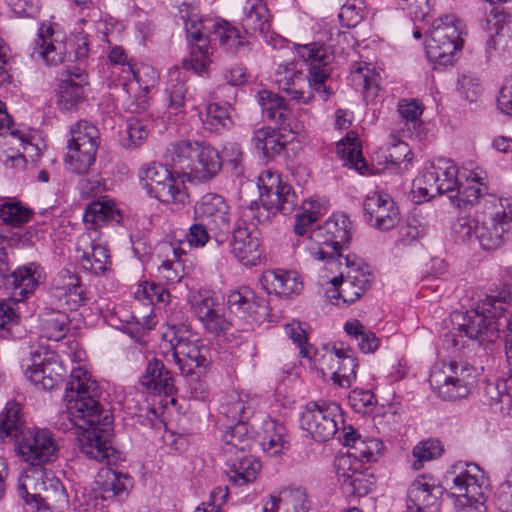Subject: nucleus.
Returning <instances> with one entry per match:
<instances>
[{
	"label": "nucleus",
	"instance_id": "obj_27",
	"mask_svg": "<svg viewBox=\"0 0 512 512\" xmlns=\"http://www.w3.org/2000/svg\"><path fill=\"white\" fill-rule=\"evenodd\" d=\"M159 80L156 69L150 65L133 67V74L127 78V84L123 81L119 84L127 94L125 109L130 113H140L147 108L146 94Z\"/></svg>",
	"mask_w": 512,
	"mask_h": 512
},
{
	"label": "nucleus",
	"instance_id": "obj_55",
	"mask_svg": "<svg viewBox=\"0 0 512 512\" xmlns=\"http://www.w3.org/2000/svg\"><path fill=\"white\" fill-rule=\"evenodd\" d=\"M343 329L356 341L358 349L364 354H373L380 347L381 341L376 334L357 319L348 320Z\"/></svg>",
	"mask_w": 512,
	"mask_h": 512
},
{
	"label": "nucleus",
	"instance_id": "obj_44",
	"mask_svg": "<svg viewBox=\"0 0 512 512\" xmlns=\"http://www.w3.org/2000/svg\"><path fill=\"white\" fill-rule=\"evenodd\" d=\"M160 249L165 254L166 259L158 266V279L166 284L178 283L185 275L181 259L186 252L181 248L180 244L165 243Z\"/></svg>",
	"mask_w": 512,
	"mask_h": 512
},
{
	"label": "nucleus",
	"instance_id": "obj_37",
	"mask_svg": "<svg viewBox=\"0 0 512 512\" xmlns=\"http://www.w3.org/2000/svg\"><path fill=\"white\" fill-rule=\"evenodd\" d=\"M88 75L80 70L69 71L66 78L58 86L57 104L61 110L70 111L83 103L86 99V86Z\"/></svg>",
	"mask_w": 512,
	"mask_h": 512
},
{
	"label": "nucleus",
	"instance_id": "obj_56",
	"mask_svg": "<svg viewBox=\"0 0 512 512\" xmlns=\"http://www.w3.org/2000/svg\"><path fill=\"white\" fill-rule=\"evenodd\" d=\"M201 121L205 130L219 133L232 124L229 107L226 104L210 103Z\"/></svg>",
	"mask_w": 512,
	"mask_h": 512
},
{
	"label": "nucleus",
	"instance_id": "obj_60",
	"mask_svg": "<svg viewBox=\"0 0 512 512\" xmlns=\"http://www.w3.org/2000/svg\"><path fill=\"white\" fill-rule=\"evenodd\" d=\"M178 69L170 72V83L165 89V101L170 113L178 114L182 112L185 104L186 88L182 79L179 77Z\"/></svg>",
	"mask_w": 512,
	"mask_h": 512
},
{
	"label": "nucleus",
	"instance_id": "obj_43",
	"mask_svg": "<svg viewBox=\"0 0 512 512\" xmlns=\"http://www.w3.org/2000/svg\"><path fill=\"white\" fill-rule=\"evenodd\" d=\"M141 384L153 393H163L166 396L172 395L175 391L171 372L162 361L156 358L148 362L145 373L141 377Z\"/></svg>",
	"mask_w": 512,
	"mask_h": 512
},
{
	"label": "nucleus",
	"instance_id": "obj_12",
	"mask_svg": "<svg viewBox=\"0 0 512 512\" xmlns=\"http://www.w3.org/2000/svg\"><path fill=\"white\" fill-rule=\"evenodd\" d=\"M461 183L460 169L448 158L429 161L413 182L412 196L423 203L444 194L454 192Z\"/></svg>",
	"mask_w": 512,
	"mask_h": 512
},
{
	"label": "nucleus",
	"instance_id": "obj_64",
	"mask_svg": "<svg viewBox=\"0 0 512 512\" xmlns=\"http://www.w3.org/2000/svg\"><path fill=\"white\" fill-rule=\"evenodd\" d=\"M109 259L108 248L104 243H101L86 258L82 259L80 264L85 270L95 275H101L108 269Z\"/></svg>",
	"mask_w": 512,
	"mask_h": 512
},
{
	"label": "nucleus",
	"instance_id": "obj_51",
	"mask_svg": "<svg viewBox=\"0 0 512 512\" xmlns=\"http://www.w3.org/2000/svg\"><path fill=\"white\" fill-rule=\"evenodd\" d=\"M270 14L264 0H246L242 9L241 23L246 32H264L268 27Z\"/></svg>",
	"mask_w": 512,
	"mask_h": 512
},
{
	"label": "nucleus",
	"instance_id": "obj_32",
	"mask_svg": "<svg viewBox=\"0 0 512 512\" xmlns=\"http://www.w3.org/2000/svg\"><path fill=\"white\" fill-rule=\"evenodd\" d=\"M256 100L261 107L262 114L282 128H289L293 133H299L305 128L304 121L292 124L291 110L284 98L269 90H261L256 94Z\"/></svg>",
	"mask_w": 512,
	"mask_h": 512
},
{
	"label": "nucleus",
	"instance_id": "obj_47",
	"mask_svg": "<svg viewBox=\"0 0 512 512\" xmlns=\"http://www.w3.org/2000/svg\"><path fill=\"white\" fill-rule=\"evenodd\" d=\"M222 442L224 456L250 453L253 440L247 422L233 423L229 426L222 436Z\"/></svg>",
	"mask_w": 512,
	"mask_h": 512
},
{
	"label": "nucleus",
	"instance_id": "obj_26",
	"mask_svg": "<svg viewBox=\"0 0 512 512\" xmlns=\"http://www.w3.org/2000/svg\"><path fill=\"white\" fill-rule=\"evenodd\" d=\"M66 55L65 35L58 24H40L34 40L32 56L42 60L47 66H57Z\"/></svg>",
	"mask_w": 512,
	"mask_h": 512
},
{
	"label": "nucleus",
	"instance_id": "obj_54",
	"mask_svg": "<svg viewBox=\"0 0 512 512\" xmlns=\"http://www.w3.org/2000/svg\"><path fill=\"white\" fill-rule=\"evenodd\" d=\"M153 196L162 203L177 206H184L189 202L187 187L181 175L170 176L162 186L157 187V192Z\"/></svg>",
	"mask_w": 512,
	"mask_h": 512
},
{
	"label": "nucleus",
	"instance_id": "obj_1",
	"mask_svg": "<svg viewBox=\"0 0 512 512\" xmlns=\"http://www.w3.org/2000/svg\"><path fill=\"white\" fill-rule=\"evenodd\" d=\"M61 352L73 364L65 399L68 419L80 430L78 447L89 459L115 464L120 460V452L110 439L113 417L99 404V387L86 364V352L74 339L63 343Z\"/></svg>",
	"mask_w": 512,
	"mask_h": 512
},
{
	"label": "nucleus",
	"instance_id": "obj_19",
	"mask_svg": "<svg viewBox=\"0 0 512 512\" xmlns=\"http://www.w3.org/2000/svg\"><path fill=\"white\" fill-rule=\"evenodd\" d=\"M450 485L455 503L485 501L486 477L479 465L473 462L458 461L451 465L445 475Z\"/></svg>",
	"mask_w": 512,
	"mask_h": 512
},
{
	"label": "nucleus",
	"instance_id": "obj_49",
	"mask_svg": "<svg viewBox=\"0 0 512 512\" xmlns=\"http://www.w3.org/2000/svg\"><path fill=\"white\" fill-rule=\"evenodd\" d=\"M261 429L260 445L265 453L275 456L288 447L286 429L281 423L267 416L262 420Z\"/></svg>",
	"mask_w": 512,
	"mask_h": 512
},
{
	"label": "nucleus",
	"instance_id": "obj_58",
	"mask_svg": "<svg viewBox=\"0 0 512 512\" xmlns=\"http://www.w3.org/2000/svg\"><path fill=\"white\" fill-rule=\"evenodd\" d=\"M322 215V206L317 200L309 199L302 203L295 217L294 232L297 236L306 235L311 225Z\"/></svg>",
	"mask_w": 512,
	"mask_h": 512
},
{
	"label": "nucleus",
	"instance_id": "obj_23",
	"mask_svg": "<svg viewBox=\"0 0 512 512\" xmlns=\"http://www.w3.org/2000/svg\"><path fill=\"white\" fill-rule=\"evenodd\" d=\"M194 220L204 221L217 242H222L230 230V208L218 194L207 193L194 206Z\"/></svg>",
	"mask_w": 512,
	"mask_h": 512
},
{
	"label": "nucleus",
	"instance_id": "obj_15",
	"mask_svg": "<svg viewBox=\"0 0 512 512\" xmlns=\"http://www.w3.org/2000/svg\"><path fill=\"white\" fill-rule=\"evenodd\" d=\"M71 139L64 163L70 172L86 174L95 163L99 146V130L88 121H78L71 127Z\"/></svg>",
	"mask_w": 512,
	"mask_h": 512
},
{
	"label": "nucleus",
	"instance_id": "obj_40",
	"mask_svg": "<svg viewBox=\"0 0 512 512\" xmlns=\"http://www.w3.org/2000/svg\"><path fill=\"white\" fill-rule=\"evenodd\" d=\"M226 474L229 481L236 486H243L255 481L261 469V463L250 453L224 456Z\"/></svg>",
	"mask_w": 512,
	"mask_h": 512
},
{
	"label": "nucleus",
	"instance_id": "obj_31",
	"mask_svg": "<svg viewBox=\"0 0 512 512\" xmlns=\"http://www.w3.org/2000/svg\"><path fill=\"white\" fill-rule=\"evenodd\" d=\"M232 254L243 265L254 267L261 263L264 250L258 232L238 226L232 235Z\"/></svg>",
	"mask_w": 512,
	"mask_h": 512
},
{
	"label": "nucleus",
	"instance_id": "obj_63",
	"mask_svg": "<svg viewBox=\"0 0 512 512\" xmlns=\"http://www.w3.org/2000/svg\"><path fill=\"white\" fill-rule=\"evenodd\" d=\"M509 18L510 15L506 13L503 8L497 6H492L490 11L485 15L482 27L489 35V39L487 40L488 47H494L495 41L493 37L500 33L504 25L508 23Z\"/></svg>",
	"mask_w": 512,
	"mask_h": 512
},
{
	"label": "nucleus",
	"instance_id": "obj_14",
	"mask_svg": "<svg viewBox=\"0 0 512 512\" xmlns=\"http://www.w3.org/2000/svg\"><path fill=\"white\" fill-rule=\"evenodd\" d=\"M475 369L462 362L436 363L430 372L432 389L444 400L465 398L475 385Z\"/></svg>",
	"mask_w": 512,
	"mask_h": 512
},
{
	"label": "nucleus",
	"instance_id": "obj_21",
	"mask_svg": "<svg viewBox=\"0 0 512 512\" xmlns=\"http://www.w3.org/2000/svg\"><path fill=\"white\" fill-rule=\"evenodd\" d=\"M260 190V200L263 209L267 213L290 214L297 205V196L286 182H283L281 176L272 170H266L261 173L258 179Z\"/></svg>",
	"mask_w": 512,
	"mask_h": 512
},
{
	"label": "nucleus",
	"instance_id": "obj_62",
	"mask_svg": "<svg viewBox=\"0 0 512 512\" xmlns=\"http://www.w3.org/2000/svg\"><path fill=\"white\" fill-rule=\"evenodd\" d=\"M443 452L441 442L434 439L421 441L412 449V456L415 460L412 463L414 470H420L423 463L439 457Z\"/></svg>",
	"mask_w": 512,
	"mask_h": 512
},
{
	"label": "nucleus",
	"instance_id": "obj_24",
	"mask_svg": "<svg viewBox=\"0 0 512 512\" xmlns=\"http://www.w3.org/2000/svg\"><path fill=\"white\" fill-rule=\"evenodd\" d=\"M366 223L379 231L387 232L395 228L401 220V214L393 198L385 193L373 192L363 201Z\"/></svg>",
	"mask_w": 512,
	"mask_h": 512
},
{
	"label": "nucleus",
	"instance_id": "obj_48",
	"mask_svg": "<svg viewBox=\"0 0 512 512\" xmlns=\"http://www.w3.org/2000/svg\"><path fill=\"white\" fill-rule=\"evenodd\" d=\"M337 154L344 160V165L353 168L361 175L369 173V166L362 155V147L357 133L350 131L336 146Z\"/></svg>",
	"mask_w": 512,
	"mask_h": 512
},
{
	"label": "nucleus",
	"instance_id": "obj_5",
	"mask_svg": "<svg viewBox=\"0 0 512 512\" xmlns=\"http://www.w3.org/2000/svg\"><path fill=\"white\" fill-rule=\"evenodd\" d=\"M353 226L347 215L333 213L321 226L312 230L306 250L318 261L324 262V268L334 274L341 266V251L348 246L352 238Z\"/></svg>",
	"mask_w": 512,
	"mask_h": 512
},
{
	"label": "nucleus",
	"instance_id": "obj_30",
	"mask_svg": "<svg viewBox=\"0 0 512 512\" xmlns=\"http://www.w3.org/2000/svg\"><path fill=\"white\" fill-rule=\"evenodd\" d=\"M260 283L267 293L288 299L298 296L303 290L302 277L294 270H266L260 277Z\"/></svg>",
	"mask_w": 512,
	"mask_h": 512
},
{
	"label": "nucleus",
	"instance_id": "obj_8",
	"mask_svg": "<svg viewBox=\"0 0 512 512\" xmlns=\"http://www.w3.org/2000/svg\"><path fill=\"white\" fill-rule=\"evenodd\" d=\"M168 154L173 165L191 181L207 182L222 168L219 152L206 142L178 141L171 144Z\"/></svg>",
	"mask_w": 512,
	"mask_h": 512
},
{
	"label": "nucleus",
	"instance_id": "obj_28",
	"mask_svg": "<svg viewBox=\"0 0 512 512\" xmlns=\"http://www.w3.org/2000/svg\"><path fill=\"white\" fill-rule=\"evenodd\" d=\"M442 488L430 475L417 476L408 486L406 512H435L439 506Z\"/></svg>",
	"mask_w": 512,
	"mask_h": 512
},
{
	"label": "nucleus",
	"instance_id": "obj_41",
	"mask_svg": "<svg viewBox=\"0 0 512 512\" xmlns=\"http://www.w3.org/2000/svg\"><path fill=\"white\" fill-rule=\"evenodd\" d=\"M122 214L114 200L102 197L92 201L83 214L86 227L98 229L105 224L120 223Z\"/></svg>",
	"mask_w": 512,
	"mask_h": 512
},
{
	"label": "nucleus",
	"instance_id": "obj_6",
	"mask_svg": "<svg viewBox=\"0 0 512 512\" xmlns=\"http://www.w3.org/2000/svg\"><path fill=\"white\" fill-rule=\"evenodd\" d=\"M12 119L0 101V162L6 169L23 170L28 160L36 161L45 147L39 133L29 127L11 128Z\"/></svg>",
	"mask_w": 512,
	"mask_h": 512
},
{
	"label": "nucleus",
	"instance_id": "obj_39",
	"mask_svg": "<svg viewBox=\"0 0 512 512\" xmlns=\"http://www.w3.org/2000/svg\"><path fill=\"white\" fill-rule=\"evenodd\" d=\"M258 396L248 392L232 391L220 406V413L231 423L247 422L259 407Z\"/></svg>",
	"mask_w": 512,
	"mask_h": 512
},
{
	"label": "nucleus",
	"instance_id": "obj_3",
	"mask_svg": "<svg viewBox=\"0 0 512 512\" xmlns=\"http://www.w3.org/2000/svg\"><path fill=\"white\" fill-rule=\"evenodd\" d=\"M307 324L291 320L284 326L287 337L299 348V356L323 377L329 376L333 383L349 388L356 380L358 361L355 351L342 342L325 344L319 349L308 343Z\"/></svg>",
	"mask_w": 512,
	"mask_h": 512
},
{
	"label": "nucleus",
	"instance_id": "obj_33",
	"mask_svg": "<svg viewBox=\"0 0 512 512\" xmlns=\"http://www.w3.org/2000/svg\"><path fill=\"white\" fill-rule=\"evenodd\" d=\"M95 484L104 500L121 502L128 498L133 479L126 473L103 467L95 477Z\"/></svg>",
	"mask_w": 512,
	"mask_h": 512
},
{
	"label": "nucleus",
	"instance_id": "obj_34",
	"mask_svg": "<svg viewBox=\"0 0 512 512\" xmlns=\"http://www.w3.org/2000/svg\"><path fill=\"white\" fill-rule=\"evenodd\" d=\"M192 309L204 329L211 334H225L231 328V323L220 309L216 308V301L206 294L195 296L192 301Z\"/></svg>",
	"mask_w": 512,
	"mask_h": 512
},
{
	"label": "nucleus",
	"instance_id": "obj_45",
	"mask_svg": "<svg viewBox=\"0 0 512 512\" xmlns=\"http://www.w3.org/2000/svg\"><path fill=\"white\" fill-rule=\"evenodd\" d=\"M67 310L46 307L39 314V332L42 337L53 340H62L69 332L70 319Z\"/></svg>",
	"mask_w": 512,
	"mask_h": 512
},
{
	"label": "nucleus",
	"instance_id": "obj_4",
	"mask_svg": "<svg viewBox=\"0 0 512 512\" xmlns=\"http://www.w3.org/2000/svg\"><path fill=\"white\" fill-rule=\"evenodd\" d=\"M506 310V300L487 296L476 309L451 314L452 329L446 334V341L456 348L464 346V337L480 343L494 342L498 337V319Z\"/></svg>",
	"mask_w": 512,
	"mask_h": 512
},
{
	"label": "nucleus",
	"instance_id": "obj_38",
	"mask_svg": "<svg viewBox=\"0 0 512 512\" xmlns=\"http://www.w3.org/2000/svg\"><path fill=\"white\" fill-rule=\"evenodd\" d=\"M11 277V299L14 302H21L35 292L40 283L44 281L46 273L40 264L30 262L15 269Z\"/></svg>",
	"mask_w": 512,
	"mask_h": 512
},
{
	"label": "nucleus",
	"instance_id": "obj_9",
	"mask_svg": "<svg viewBox=\"0 0 512 512\" xmlns=\"http://www.w3.org/2000/svg\"><path fill=\"white\" fill-rule=\"evenodd\" d=\"M162 349L167 363L175 364L181 375H191L196 368L207 365L208 347L197 333L185 325L170 326L163 333Z\"/></svg>",
	"mask_w": 512,
	"mask_h": 512
},
{
	"label": "nucleus",
	"instance_id": "obj_17",
	"mask_svg": "<svg viewBox=\"0 0 512 512\" xmlns=\"http://www.w3.org/2000/svg\"><path fill=\"white\" fill-rule=\"evenodd\" d=\"M488 205L481 213L477 240L484 250H494L503 245L506 234L512 228V209L505 205L507 200L489 196Z\"/></svg>",
	"mask_w": 512,
	"mask_h": 512
},
{
	"label": "nucleus",
	"instance_id": "obj_11",
	"mask_svg": "<svg viewBox=\"0 0 512 512\" xmlns=\"http://www.w3.org/2000/svg\"><path fill=\"white\" fill-rule=\"evenodd\" d=\"M340 276H334L331 287L326 290V297L332 304H351L358 300L370 286L373 275L369 266L355 254H347L341 261Z\"/></svg>",
	"mask_w": 512,
	"mask_h": 512
},
{
	"label": "nucleus",
	"instance_id": "obj_53",
	"mask_svg": "<svg viewBox=\"0 0 512 512\" xmlns=\"http://www.w3.org/2000/svg\"><path fill=\"white\" fill-rule=\"evenodd\" d=\"M32 213L23 202L12 197H0V221L3 224L21 227L31 219Z\"/></svg>",
	"mask_w": 512,
	"mask_h": 512
},
{
	"label": "nucleus",
	"instance_id": "obj_50",
	"mask_svg": "<svg viewBox=\"0 0 512 512\" xmlns=\"http://www.w3.org/2000/svg\"><path fill=\"white\" fill-rule=\"evenodd\" d=\"M251 144L264 158H273L285 148L284 136L271 127H260L253 132Z\"/></svg>",
	"mask_w": 512,
	"mask_h": 512
},
{
	"label": "nucleus",
	"instance_id": "obj_29",
	"mask_svg": "<svg viewBox=\"0 0 512 512\" xmlns=\"http://www.w3.org/2000/svg\"><path fill=\"white\" fill-rule=\"evenodd\" d=\"M308 79L309 75H304L294 61L280 64L275 75V81L280 90L287 93L292 100L306 105L314 100V91L310 88L306 91Z\"/></svg>",
	"mask_w": 512,
	"mask_h": 512
},
{
	"label": "nucleus",
	"instance_id": "obj_42",
	"mask_svg": "<svg viewBox=\"0 0 512 512\" xmlns=\"http://www.w3.org/2000/svg\"><path fill=\"white\" fill-rule=\"evenodd\" d=\"M262 512H307L309 503L300 491H282L263 498Z\"/></svg>",
	"mask_w": 512,
	"mask_h": 512
},
{
	"label": "nucleus",
	"instance_id": "obj_7",
	"mask_svg": "<svg viewBox=\"0 0 512 512\" xmlns=\"http://www.w3.org/2000/svg\"><path fill=\"white\" fill-rule=\"evenodd\" d=\"M134 297L135 304L129 319H119L120 324L117 325L115 318L111 316L109 322L135 341L144 342L146 332L154 329L158 323L157 307L169 303L170 293L162 284L144 281L137 286Z\"/></svg>",
	"mask_w": 512,
	"mask_h": 512
},
{
	"label": "nucleus",
	"instance_id": "obj_20",
	"mask_svg": "<svg viewBox=\"0 0 512 512\" xmlns=\"http://www.w3.org/2000/svg\"><path fill=\"white\" fill-rule=\"evenodd\" d=\"M297 56L308 67V88L317 93L323 101L330 94L326 81L330 77L329 65L333 61V52L329 47L319 42L294 44Z\"/></svg>",
	"mask_w": 512,
	"mask_h": 512
},
{
	"label": "nucleus",
	"instance_id": "obj_22",
	"mask_svg": "<svg viewBox=\"0 0 512 512\" xmlns=\"http://www.w3.org/2000/svg\"><path fill=\"white\" fill-rule=\"evenodd\" d=\"M49 297L52 304L67 311H76L89 299L80 276L69 268L61 269L52 278Z\"/></svg>",
	"mask_w": 512,
	"mask_h": 512
},
{
	"label": "nucleus",
	"instance_id": "obj_52",
	"mask_svg": "<svg viewBox=\"0 0 512 512\" xmlns=\"http://www.w3.org/2000/svg\"><path fill=\"white\" fill-rule=\"evenodd\" d=\"M509 364V375L496 382H488L485 386V395L489 404H501V411L512 417V363Z\"/></svg>",
	"mask_w": 512,
	"mask_h": 512
},
{
	"label": "nucleus",
	"instance_id": "obj_59",
	"mask_svg": "<svg viewBox=\"0 0 512 512\" xmlns=\"http://www.w3.org/2000/svg\"><path fill=\"white\" fill-rule=\"evenodd\" d=\"M23 423L22 408L17 402H8L0 413V437L6 438L18 435Z\"/></svg>",
	"mask_w": 512,
	"mask_h": 512
},
{
	"label": "nucleus",
	"instance_id": "obj_36",
	"mask_svg": "<svg viewBox=\"0 0 512 512\" xmlns=\"http://www.w3.org/2000/svg\"><path fill=\"white\" fill-rule=\"evenodd\" d=\"M229 310L243 319H257V316L266 314V301L257 296L249 286H240L227 295Z\"/></svg>",
	"mask_w": 512,
	"mask_h": 512
},
{
	"label": "nucleus",
	"instance_id": "obj_13",
	"mask_svg": "<svg viewBox=\"0 0 512 512\" xmlns=\"http://www.w3.org/2000/svg\"><path fill=\"white\" fill-rule=\"evenodd\" d=\"M179 18L183 21L190 44L189 59L184 61L186 68L195 73L206 72L212 63V47L209 36L200 26V15L196 0H177Z\"/></svg>",
	"mask_w": 512,
	"mask_h": 512
},
{
	"label": "nucleus",
	"instance_id": "obj_61",
	"mask_svg": "<svg viewBox=\"0 0 512 512\" xmlns=\"http://www.w3.org/2000/svg\"><path fill=\"white\" fill-rule=\"evenodd\" d=\"M375 486V477L373 473L370 471L369 467L365 464L362 466L357 473L350 476V479L347 480L344 484L341 485L342 489L349 494H353L356 496H365Z\"/></svg>",
	"mask_w": 512,
	"mask_h": 512
},
{
	"label": "nucleus",
	"instance_id": "obj_16",
	"mask_svg": "<svg viewBox=\"0 0 512 512\" xmlns=\"http://www.w3.org/2000/svg\"><path fill=\"white\" fill-rule=\"evenodd\" d=\"M22 368L26 377L43 390L58 387L68 374L60 356L45 346H38L23 359Z\"/></svg>",
	"mask_w": 512,
	"mask_h": 512
},
{
	"label": "nucleus",
	"instance_id": "obj_18",
	"mask_svg": "<svg viewBox=\"0 0 512 512\" xmlns=\"http://www.w3.org/2000/svg\"><path fill=\"white\" fill-rule=\"evenodd\" d=\"M343 423L342 409L335 402H309L300 414L301 429L319 442L333 438Z\"/></svg>",
	"mask_w": 512,
	"mask_h": 512
},
{
	"label": "nucleus",
	"instance_id": "obj_10",
	"mask_svg": "<svg viewBox=\"0 0 512 512\" xmlns=\"http://www.w3.org/2000/svg\"><path fill=\"white\" fill-rule=\"evenodd\" d=\"M464 23L454 14H445L433 20L426 40L425 52L435 68L452 65L463 47Z\"/></svg>",
	"mask_w": 512,
	"mask_h": 512
},
{
	"label": "nucleus",
	"instance_id": "obj_25",
	"mask_svg": "<svg viewBox=\"0 0 512 512\" xmlns=\"http://www.w3.org/2000/svg\"><path fill=\"white\" fill-rule=\"evenodd\" d=\"M460 178L461 183L455 189L456 194L450 196L456 207L473 206L487 194V173L475 163H464L460 168Z\"/></svg>",
	"mask_w": 512,
	"mask_h": 512
},
{
	"label": "nucleus",
	"instance_id": "obj_57",
	"mask_svg": "<svg viewBox=\"0 0 512 512\" xmlns=\"http://www.w3.org/2000/svg\"><path fill=\"white\" fill-rule=\"evenodd\" d=\"M108 59L111 65L112 83L115 86H118L122 81L127 84V78L133 74V66L125 50L120 46H113L108 53Z\"/></svg>",
	"mask_w": 512,
	"mask_h": 512
},
{
	"label": "nucleus",
	"instance_id": "obj_35",
	"mask_svg": "<svg viewBox=\"0 0 512 512\" xmlns=\"http://www.w3.org/2000/svg\"><path fill=\"white\" fill-rule=\"evenodd\" d=\"M200 26L207 33H213L219 39V44L227 53L235 54L248 44L246 35L235 25L224 19L200 17Z\"/></svg>",
	"mask_w": 512,
	"mask_h": 512
},
{
	"label": "nucleus",
	"instance_id": "obj_46",
	"mask_svg": "<svg viewBox=\"0 0 512 512\" xmlns=\"http://www.w3.org/2000/svg\"><path fill=\"white\" fill-rule=\"evenodd\" d=\"M351 83L361 88L366 101L374 100L380 90V75L371 63L354 62L349 77Z\"/></svg>",
	"mask_w": 512,
	"mask_h": 512
},
{
	"label": "nucleus",
	"instance_id": "obj_2",
	"mask_svg": "<svg viewBox=\"0 0 512 512\" xmlns=\"http://www.w3.org/2000/svg\"><path fill=\"white\" fill-rule=\"evenodd\" d=\"M17 456L29 467L18 478L17 493L26 512H63L67 492L53 471L44 464L54 461L59 450L53 433L46 428H26L16 435Z\"/></svg>",
	"mask_w": 512,
	"mask_h": 512
}]
</instances>
